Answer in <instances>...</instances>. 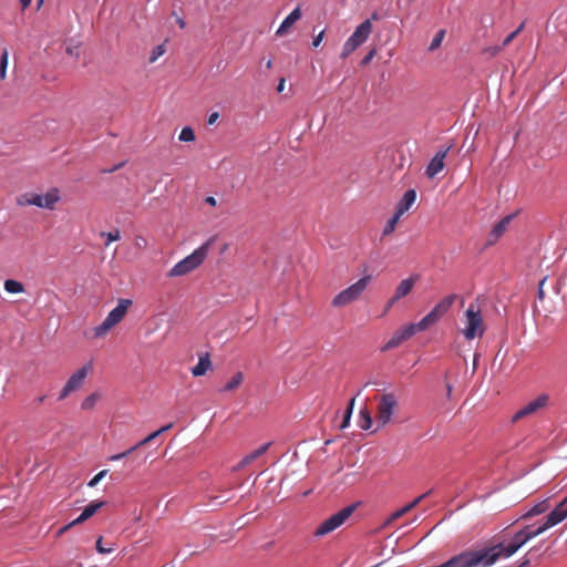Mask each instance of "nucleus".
I'll use <instances>...</instances> for the list:
<instances>
[{
    "label": "nucleus",
    "instance_id": "obj_23",
    "mask_svg": "<svg viewBox=\"0 0 567 567\" xmlns=\"http://www.w3.org/2000/svg\"><path fill=\"white\" fill-rule=\"evenodd\" d=\"M105 502L96 501L90 503L82 512V514L74 519V523H83L90 517H92L102 506H104Z\"/></svg>",
    "mask_w": 567,
    "mask_h": 567
},
{
    "label": "nucleus",
    "instance_id": "obj_48",
    "mask_svg": "<svg viewBox=\"0 0 567 567\" xmlns=\"http://www.w3.org/2000/svg\"><path fill=\"white\" fill-rule=\"evenodd\" d=\"M75 525H79V523H74V520H72L71 523H69L68 525L63 526L59 532H58V535L61 536L63 535L64 533H66L70 528H72L73 526Z\"/></svg>",
    "mask_w": 567,
    "mask_h": 567
},
{
    "label": "nucleus",
    "instance_id": "obj_17",
    "mask_svg": "<svg viewBox=\"0 0 567 567\" xmlns=\"http://www.w3.org/2000/svg\"><path fill=\"white\" fill-rule=\"evenodd\" d=\"M513 218H514V215H507L492 228V230L487 237V245H495L498 241V239L507 230Z\"/></svg>",
    "mask_w": 567,
    "mask_h": 567
},
{
    "label": "nucleus",
    "instance_id": "obj_58",
    "mask_svg": "<svg viewBox=\"0 0 567 567\" xmlns=\"http://www.w3.org/2000/svg\"><path fill=\"white\" fill-rule=\"evenodd\" d=\"M452 389H453L452 384L446 383V395H447L449 398L451 396Z\"/></svg>",
    "mask_w": 567,
    "mask_h": 567
},
{
    "label": "nucleus",
    "instance_id": "obj_15",
    "mask_svg": "<svg viewBox=\"0 0 567 567\" xmlns=\"http://www.w3.org/2000/svg\"><path fill=\"white\" fill-rule=\"evenodd\" d=\"M417 280H419L417 275H414L406 279L401 280L395 289L394 295L389 299V301L386 303V309L391 308L400 299L406 297L413 290Z\"/></svg>",
    "mask_w": 567,
    "mask_h": 567
},
{
    "label": "nucleus",
    "instance_id": "obj_18",
    "mask_svg": "<svg viewBox=\"0 0 567 567\" xmlns=\"http://www.w3.org/2000/svg\"><path fill=\"white\" fill-rule=\"evenodd\" d=\"M425 330H426V328L420 320L416 323H409V324L398 329L395 331V333L399 336L400 340L402 342H404V341L409 340L410 338H412L415 333L425 331Z\"/></svg>",
    "mask_w": 567,
    "mask_h": 567
},
{
    "label": "nucleus",
    "instance_id": "obj_16",
    "mask_svg": "<svg viewBox=\"0 0 567 567\" xmlns=\"http://www.w3.org/2000/svg\"><path fill=\"white\" fill-rule=\"evenodd\" d=\"M450 150L451 146L446 147L445 150L439 151L430 161L425 169V175L429 178H434L439 173L443 171L445 166V158Z\"/></svg>",
    "mask_w": 567,
    "mask_h": 567
},
{
    "label": "nucleus",
    "instance_id": "obj_14",
    "mask_svg": "<svg viewBox=\"0 0 567 567\" xmlns=\"http://www.w3.org/2000/svg\"><path fill=\"white\" fill-rule=\"evenodd\" d=\"M549 402V395L546 393L539 394L536 399L528 402L525 406L519 409L512 417L513 422H517L528 415L536 413L538 410L545 408Z\"/></svg>",
    "mask_w": 567,
    "mask_h": 567
},
{
    "label": "nucleus",
    "instance_id": "obj_29",
    "mask_svg": "<svg viewBox=\"0 0 567 567\" xmlns=\"http://www.w3.org/2000/svg\"><path fill=\"white\" fill-rule=\"evenodd\" d=\"M9 62V52L7 49H3L0 56V80H4L7 78V68Z\"/></svg>",
    "mask_w": 567,
    "mask_h": 567
},
{
    "label": "nucleus",
    "instance_id": "obj_22",
    "mask_svg": "<svg viewBox=\"0 0 567 567\" xmlns=\"http://www.w3.org/2000/svg\"><path fill=\"white\" fill-rule=\"evenodd\" d=\"M212 369V361L208 353L199 357L198 363L192 369L194 377H202Z\"/></svg>",
    "mask_w": 567,
    "mask_h": 567
},
{
    "label": "nucleus",
    "instance_id": "obj_40",
    "mask_svg": "<svg viewBox=\"0 0 567 567\" xmlns=\"http://www.w3.org/2000/svg\"><path fill=\"white\" fill-rule=\"evenodd\" d=\"M107 474V470H103L99 472L93 478L87 483L90 487H94L105 475Z\"/></svg>",
    "mask_w": 567,
    "mask_h": 567
},
{
    "label": "nucleus",
    "instance_id": "obj_39",
    "mask_svg": "<svg viewBox=\"0 0 567 567\" xmlns=\"http://www.w3.org/2000/svg\"><path fill=\"white\" fill-rule=\"evenodd\" d=\"M80 45L79 44H66V48H65V52L71 55V56H75V58H79L80 56Z\"/></svg>",
    "mask_w": 567,
    "mask_h": 567
},
{
    "label": "nucleus",
    "instance_id": "obj_62",
    "mask_svg": "<svg viewBox=\"0 0 567 567\" xmlns=\"http://www.w3.org/2000/svg\"><path fill=\"white\" fill-rule=\"evenodd\" d=\"M370 20H378V14L373 13Z\"/></svg>",
    "mask_w": 567,
    "mask_h": 567
},
{
    "label": "nucleus",
    "instance_id": "obj_51",
    "mask_svg": "<svg viewBox=\"0 0 567 567\" xmlns=\"http://www.w3.org/2000/svg\"><path fill=\"white\" fill-rule=\"evenodd\" d=\"M545 281H546V278L542 279V280L539 281V285H538V298H539V299H543V298H544V295H545V293H544V289H543Z\"/></svg>",
    "mask_w": 567,
    "mask_h": 567
},
{
    "label": "nucleus",
    "instance_id": "obj_4",
    "mask_svg": "<svg viewBox=\"0 0 567 567\" xmlns=\"http://www.w3.org/2000/svg\"><path fill=\"white\" fill-rule=\"evenodd\" d=\"M132 305L131 299H120L117 306L109 312L103 322L92 329V338L99 339L106 336L112 328L124 319Z\"/></svg>",
    "mask_w": 567,
    "mask_h": 567
},
{
    "label": "nucleus",
    "instance_id": "obj_26",
    "mask_svg": "<svg viewBox=\"0 0 567 567\" xmlns=\"http://www.w3.org/2000/svg\"><path fill=\"white\" fill-rule=\"evenodd\" d=\"M359 425L362 430H370L372 426V416L367 408L361 409L359 412Z\"/></svg>",
    "mask_w": 567,
    "mask_h": 567
},
{
    "label": "nucleus",
    "instance_id": "obj_43",
    "mask_svg": "<svg viewBox=\"0 0 567 567\" xmlns=\"http://www.w3.org/2000/svg\"><path fill=\"white\" fill-rule=\"evenodd\" d=\"M101 543H102V537H100V538L96 540V544H95V548H96V550H97L100 554H109V553L113 551V548H112V547H109V548L101 547Z\"/></svg>",
    "mask_w": 567,
    "mask_h": 567
},
{
    "label": "nucleus",
    "instance_id": "obj_64",
    "mask_svg": "<svg viewBox=\"0 0 567 567\" xmlns=\"http://www.w3.org/2000/svg\"><path fill=\"white\" fill-rule=\"evenodd\" d=\"M267 68H268V69H269V68H271V61H268V62H267Z\"/></svg>",
    "mask_w": 567,
    "mask_h": 567
},
{
    "label": "nucleus",
    "instance_id": "obj_6",
    "mask_svg": "<svg viewBox=\"0 0 567 567\" xmlns=\"http://www.w3.org/2000/svg\"><path fill=\"white\" fill-rule=\"evenodd\" d=\"M371 281V276H364L360 278L358 281L349 286L348 288L341 290L337 293L331 300V306L333 308H344L350 306L351 303L358 301L362 293L365 291L367 287Z\"/></svg>",
    "mask_w": 567,
    "mask_h": 567
},
{
    "label": "nucleus",
    "instance_id": "obj_37",
    "mask_svg": "<svg viewBox=\"0 0 567 567\" xmlns=\"http://www.w3.org/2000/svg\"><path fill=\"white\" fill-rule=\"evenodd\" d=\"M158 435H161V432L157 430V431L151 433L150 435H147L145 439H143L138 443H136L135 446H137V449H140L141 446H144V445L151 443L152 441H154Z\"/></svg>",
    "mask_w": 567,
    "mask_h": 567
},
{
    "label": "nucleus",
    "instance_id": "obj_11",
    "mask_svg": "<svg viewBox=\"0 0 567 567\" xmlns=\"http://www.w3.org/2000/svg\"><path fill=\"white\" fill-rule=\"evenodd\" d=\"M456 299L457 296L454 293L444 297L425 317L421 319L426 330L435 324L450 310Z\"/></svg>",
    "mask_w": 567,
    "mask_h": 567
},
{
    "label": "nucleus",
    "instance_id": "obj_49",
    "mask_svg": "<svg viewBox=\"0 0 567 567\" xmlns=\"http://www.w3.org/2000/svg\"><path fill=\"white\" fill-rule=\"evenodd\" d=\"M219 117V114L217 112H213L209 116H208V120H207V123L209 125H213L216 123V121L218 120Z\"/></svg>",
    "mask_w": 567,
    "mask_h": 567
},
{
    "label": "nucleus",
    "instance_id": "obj_20",
    "mask_svg": "<svg viewBox=\"0 0 567 567\" xmlns=\"http://www.w3.org/2000/svg\"><path fill=\"white\" fill-rule=\"evenodd\" d=\"M301 17V10L299 7H297L295 10H292L289 16L282 21L278 30L276 31V34L278 37L286 35L290 28L300 19Z\"/></svg>",
    "mask_w": 567,
    "mask_h": 567
},
{
    "label": "nucleus",
    "instance_id": "obj_19",
    "mask_svg": "<svg viewBox=\"0 0 567 567\" xmlns=\"http://www.w3.org/2000/svg\"><path fill=\"white\" fill-rule=\"evenodd\" d=\"M416 200V192L414 189H409L404 193L401 200L398 203L395 212L399 216H403L415 203Z\"/></svg>",
    "mask_w": 567,
    "mask_h": 567
},
{
    "label": "nucleus",
    "instance_id": "obj_53",
    "mask_svg": "<svg viewBox=\"0 0 567 567\" xmlns=\"http://www.w3.org/2000/svg\"><path fill=\"white\" fill-rule=\"evenodd\" d=\"M354 403H355V398H352V399L349 401V404H348V406H347L346 412L352 413V412H353V408H354Z\"/></svg>",
    "mask_w": 567,
    "mask_h": 567
},
{
    "label": "nucleus",
    "instance_id": "obj_46",
    "mask_svg": "<svg viewBox=\"0 0 567 567\" xmlns=\"http://www.w3.org/2000/svg\"><path fill=\"white\" fill-rule=\"evenodd\" d=\"M351 415H352V413L344 412L343 420H342V423L340 425V429H346V427L349 426L350 420H351Z\"/></svg>",
    "mask_w": 567,
    "mask_h": 567
},
{
    "label": "nucleus",
    "instance_id": "obj_3",
    "mask_svg": "<svg viewBox=\"0 0 567 567\" xmlns=\"http://www.w3.org/2000/svg\"><path fill=\"white\" fill-rule=\"evenodd\" d=\"M60 189L56 187H52L43 195L32 192L21 194L16 198V202L17 205L21 207L35 206L39 208L53 210L55 209V206L60 202Z\"/></svg>",
    "mask_w": 567,
    "mask_h": 567
},
{
    "label": "nucleus",
    "instance_id": "obj_63",
    "mask_svg": "<svg viewBox=\"0 0 567 567\" xmlns=\"http://www.w3.org/2000/svg\"><path fill=\"white\" fill-rule=\"evenodd\" d=\"M44 399H45V396H40V398L38 399V402H39V403H42V402L44 401Z\"/></svg>",
    "mask_w": 567,
    "mask_h": 567
},
{
    "label": "nucleus",
    "instance_id": "obj_56",
    "mask_svg": "<svg viewBox=\"0 0 567 567\" xmlns=\"http://www.w3.org/2000/svg\"><path fill=\"white\" fill-rule=\"evenodd\" d=\"M284 89H285V80H284V79H281V80H280V82H279V84H278V86H277V91H278V92H282V91H284Z\"/></svg>",
    "mask_w": 567,
    "mask_h": 567
},
{
    "label": "nucleus",
    "instance_id": "obj_28",
    "mask_svg": "<svg viewBox=\"0 0 567 567\" xmlns=\"http://www.w3.org/2000/svg\"><path fill=\"white\" fill-rule=\"evenodd\" d=\"M401 217L402 216H399L396 213L393 214V216L388 220V223L385 224V226L383 228L382 235L384 237L391 235L395 230L396 225Z\"/></svg>",
    "mask_w": 567,
    "mask_h": 567
},
{
    "label": "nucleus",
    "instance_id": "obj_35",
    "mask_svg": "<svg viewBox=\"0 0 567 567\" xmlns=\"http://www.w3.org/2000/svg\"><path fill=\"white\" fill-rule=\"evenodd\" d=\"M101 236L102 237H106V243H105V246H109L112 241H116L121 238V233L118 229H115L113 231H110V233H105V231H102L101 233Z\"/></svg>",
    "mask_w": 567,
    "mask_h": 567
},
{
    "label": "nucleus",
    "instance_id": "obj_25",
    "mask_svg": "<svg viewBox=\"0 0 567 567\" xmlns=\"http://www.w3.org/2000/svg\"><path fill=\"white\" fill-rule=\"evenodd\" d=\"M3 288L9 293L24 292L23 284L14 279H7L3 284Z\"/></svg>",
    "mask_w": 567,
    "mask_h": 567
},
{
    "label": "nucleus",
    "instance_id": "obj_33",
    "mask_svg": "<svg viewBox=\"0 0 567 567\" xmlns=\"http://www.w3.org/2000/svg\"><path fill=\"white\" fill-rule=\"evenodd\" d=\"M445 37V31L444 30H440L435 37L432 39L431 43H430V47H429V50L430 51H434L436 50L437 48H440L443 39Z\"/></svg>",
    "mask_w": 567,
    "mask_h": 567
},
{
    "label": "nucleus",
    "instance_id": "obj_60",
    "mask_svg": "<svg viewBox=\"0 0 567 567\" xmlns=\"http://www.w3.org/2000/svg\"><path fill=\"white\" fill-rule=\"evenodd\" d=\"M529 564V559H524L518 567H526Z\"/></svg>",
    "mask_w": 567,
    "mask_h": 567
},
{
    "label": "nucleus",
    "instance_id": "obj_30",
    "mask_svg": "<svg viewBox=\"0 0 567 567\" xmlns=\"http://www.w3.org/2000/svg\"><path fill=\"white\" fill-rule=\"evenodd\" d=\"M166 52L165 43L155 47L148 58L150 63H155Z\"/></svg>",
    "mask_w": 567,
    "mask_h": 567
},
{
    "label": "nucleus",
    "instance_id": "obj_45",
    "mask_svg": "<svg viewBox=\"0 0 567 567\" xmlns=\"http://www.w3.org/2000/svg\"><path fill=\"white\" fill-rule=\"evenodd\" d=\"M557 508L567 518V496L557 505Z\"/></svg>",
    "mask_w": 567,
    "mask_h": 567
},
{
    "label": "nucleus",
    "instance_id": "obj_2",
    "mask_svg": "<svg viewBox=\"0 0 567 567\" xmlns=\"http://www.w3.org/2000/svg\"><path fill=\"white\" fill-rule=\"evenodd\" d=\"M214 243V237L209 238L202 246L195 249L190 255L178 261L167 274L168 277H181L197 269L207 258L209 248Z\"/></svg>",
    "mask_w": 567,
    "mask_h": 567
},
{
    "label": "nucleus",
    "instance_id": "obj_1",
    "mask_svg": "<svg viewBox=\"0 0 567 567\" xmlns=\"http://www.w3.org/2000/svg\"><path fill=\"white\" fill-rule=\"evenodd\" d=\"M495 549L463 550L443 563L444 567H489L498 560Z\"/></svg>",
    "mask_w": 567,
    "mask_h": 567
},
{
    "label": "nucleus",
    "instance_id": "obj_36",
    "mask_svg": "<svg viewBox=\"0 0 567 567\" xmlns=\"http://www.w3.org/2000/svg\"><path fill=\"white\" fill-rule=\"evenodd\" d=\"M256 460L255 455L252 453L247 454L235 467V471L243 470L247 465H249L251 462Z\"/></svg>",
    "mask_w": 567,
    "mask_h": 567
},
{
    "label": "nucleus",
    "instance_id": "obj_12",
    "mask_svg": "<svg viewBox=\"0 0 567 567\" xmlns=\"http://www.w3.org/2000/svg\"><path fill=\"white\" fill-rule=\"evenodd\" d=\"M527 542H529V537L526 536L524 528L517 532L511 543L508 545H504L503 543L491 546L489 549H495L497 553L498 559L501 557L508 558L514 555L520 547H523Z\"/></svg>",
    "mask_w": 567,
    "mask_h": 567
},
{
    "label": "nucleus",
    "instance_id": "obj_44",
    "mask_svg": "<svg viewBox=\"0 0 567 567\" xmlns=\"http://www.w3.org/2000/svg\"><path fill=\"white\" fill-rule=\"evenodd\" d=\"M375 53H377V50H375V49L370 50V51L365 54V56L362 59L361 64H362V65H367V64H369V63L371 62V60L374 58Z\"/></svg>",
    "mask_w": 567,
    "mask_h": 567
},
{
    "label": "nucleus",
    "instance_id": "obj_10",
    "mask_svg": "<svg viewBox=\"0 0 567 567\" xmlns=\"http://www.w3.org/2000/svg\"><path fill=\"white\" fill-rule=\"evenodd\" d=\"M93 370L92 361L86 362L83 367L76 370L68 380L65 385L60 392L59 400L62 401L68 398L72 392L79 390L86 377Z\"/></svg>",
    "mask_w": 567,
    "mask_h": 567
},
{
    "label": "nucleus",
    "instance_id": "obj_52",
    "mask_svg": "<svg viewBox=\"0 0 567 567\" xmlns=\"http://www.w3.org/2000/svg\"><path fill=\"white\" fill-rule=\"evenodd\" d=\"M205 203H207V204H208V205H210V206H216V205H217V200H216V198H215V197H213V196H207V197L205 198Z\"/></svg>",
    "mask_w": 567,
    "mask_h": 567
},
{
    "label": "nucleus",
    "instance_id": "obj_27",
    "mask_svg": "<svg viewBox=\"0 0 567 567\" xmlns=\"http://www.w3.org/2000/svg\"><path fill=\"white\" fill-rule=\"evenodd\" d=\"M244 374L241 372H236L233 378L224 385L221 391H234L236 390L243 382Z\"/></svg>",
    "mask_w": 567,
    "mask_h": 567
},
{
    "label": "nucleus",
    "instance_id": "obj_61",
    "mask_svg": "<svg viewBox=\"0 0 567 567\" xmlns=\"http://www.w3.org/2000/svg\"><path fill=\"white\" fill-rule=\"evenodd\" d=\"M31 2H22V11H24Z\"/></svg>",
    "mask_w": 567,
    "mask_h": 567
},
{
    "label": "nucleus",
    "instance_id": "obj_38",
    "mask_svg": "<svg viewBox=\"0 0 567 567\" xmlns=\"http://www.w3.org/2000/svg\"><path fill=\"white\" fill-rule=\"evenodd\" d=\"M136 450H137V446H135V445H134V446H132L131 449H128V450H126V451H124V452H122V453H118V454H114V455H112V456L110 457V461H120V460H122V458H124V457L128 456L130 454H132V453H133L134 451H136Z\"/></svg>",
    "mask_w": 567,
    "mask_h": 567
},
{
    "label": "nucleus",
    "instance_id": "obj_5",
    "mask_svg": "<svg viewBox=\"0 0 567 567\" xmlns=\"http://www.w3.org/2000/svg\"><path fill=\"white\" fill-rule=\"evenodd\" d=\"M463 322L465 324L462 333L466 340L481 338L485 332V326L482 311L478 305L472 302L464 313Z\"/></svg>",
    "mask_w": 567,
    "mask_h": 567
},
{
    "label": "nucleus",
    "instance_id": "obj_50",
    "mask_svg": "<svg viewBox=\"0 0 567 567\" xmlns=\"http://www.w3.org/2000/svg\"><path fill=\"white\" fill-rule=\"evenodd\" d=\"M322 39H323V31H321V32H320V33H319V34L313 39V41H312V45H313L315 48L319 47V45H320V43H321V41H322Z\"/></svg>",
    "mask_w": 567,
    "mask_h": 567
},
{
    "label": "nucleus",
    "instance_id": "obj_42",
    "mask_svg": "<svg viewBox=\"0 0 567 567\" xmlns=\"http://www.w3.org/2000/svg\"><path fill=\"white\" fill-rule=\"evenodd\" d=\"M503 50L502 45H495V47H488L484 50V53L488 54L489 56L497 55Z\"/></svg>",
    "mask_w": 567,
    "mask_h": 567
},
{
    "label": "nucleus",
    "instance_id": "obj_54",
    "mask_svg": "<svg viewBox=\"0 0 567 567\" xmlns=\"http://www.w3.org/2000/svg\"><path fill=\"white\" fill-rule=\"evenodd\" d=\"M123 166H124V163L122 162V163H120V164H117V165L113 166L112 168L105 169V171H103V172H104V173H113V172H115V171L120 169V168H121V167H123Z\"/></svg>",
    "mask_w": 567,
    "mask_h": 567
},
{
    "label": "nucleus",
    "instance_id": "obj_9",
    "mask_svg": "<svg viewBox=\"0 0 567 567\" xmlns=\"http://www.w3.org/2000/svg\"><path fill=\"white\" fill-rule=\"evenodd\" d=\"M372 31L370 19L364 20L357 27L352 35L346 41L342 48L341 58H348L358 47L364 43Z\"/></svg>",
    "mask_w": 567,
    "mask_h": 567
},
{
    "label": "nucleus",
    "instance_id": "obj_47",
    "mask_svg": "<svg viewBox=\"0 0 567 567\" xmlns=\"http://www.w3.org/2000/svg\"><path fill=\"white\" fill-rule=\"evenodd\" d=\"M517 37V32L509 33L503 41L502 47L503 49L507 47L515 38Z\"/></svg>",
    "mask_w": 567,
    "mask_h": 567
},
{
    "label": "nucleus",
    "instance_id": "obj_57",
    "mask_svg": "<svg viewBox=\"0 0 567 567\" xmlns=\"http://www.w3.org/2000/svg\"><path fill=\"white\" fill-rule=\"evenodd\" d=\"M176 22H177V24H178L182 29H184V28H185V21H184V19H182V18H179V17H176Z\"/></svg>",
    "mask_w": 567,
    "mask_h": 567
},
{
    "label": "nucleus",
    "instance_id": "obj_13",
    "mask_svg": "<svg viewBox=\"0 0 567 567\" xmlns=\"http://www.w3.org/2000/svg\"><path fill=\"white\" fill-rule=\"evenodd\" d=\"M565 518L564 514L560 513V511L557 508V506L550 511V513L545 517L544 522L535 529H532V526H525L524 530L526 536L529 537V540L534 537L543 534L547 529L556 526L557 524L561 523Z\"/></svg>",
    "mask_w": 567,
    "mask_h": 567
},
{
    "label": "nucleus",
    "instance_id": "obj_7",
    "mask_svg": "<svg viewBox=\"0 0 567 567\" xmlns=\"http://www.w3.org/2000/svg\"><path fill=\"white\" fill-rule=\"evenodd\" d=\"M355 508L357 504H351L349 506H346L338 513L331 515L329 518L324 519L317 526V528L313 530V536L316 538H320L334 532L337 528H339L341 525L346 523V520L353 514Z\"/></svg>",
    "mask_w": 567,
    "mask_h": 567
},
{
    "label": "nucleus",
    "instance_id": "obj_31",
    "mask_svg": "<svg viewBox=\"0 0 567 567\" xmlns=\"http://www.w3.org/2000/svg\"><path fill=\"white\" fill-rule=\"evenodd\" d=\"M178 140L182 142H193L195 141V133L190 126H185L182 128Z\"/></svg>",
    "mask_w": 567,
    "mask_h": 567
},
{
    "label": "nucleus",
    "instance_id": "obj_21",
    "mask_svg": "<svg viewBox=\"0 0 567 567\" xmlns=\"http://www.w3.org/2000/svg\"><path fill=\"white\" fill-rule=\"evenodd\" d=\"M431 491L420 495L419 497H416L415 499H413L411 503L406 504L405 506H403L402 508L395 511L391 516H390V519L389 522H392V520H396L399 519L400 517H402L403 515H405L406 513H409L410 511H412L415 506H417L420 504V502L422 499H424L425 497H427L430 495Z\"/></svg>",
    "mask_w": 567,
    "mask_h": 567
},
{
    "label": "nucleus",
    "instance_id": "obj_41",
    "mask_svg": "<svg viewBox=\"0 0 567 567\" xmlns=\"http://www.w3.org/2000/svg\"><path fill=\"white\" fill-rule=\"evenodd\" d=\"M271 443L268 442L264 445H261L260 447H258L257 450H255L254 452H251L256 458H258L259 456L264 455L268 449L270 447Z\"/></svg>",
    "mask_w": 567,
    "mask_h": 567
},
{
    "label": "nucleus",
    "instance_id": "obj_55",
    "mask_svg": "<svg viewBox=\"0 0 567 567\" xmlns=\"http://www.w3.org/2000/svg\"><path fill=\"white\" fill-rule=\"evenodd\" d=\"M172 427H173V423H168V424H166V425L162 426L161 429H158V431H159V432H161V434H162V433H164V432H166V431L171 430Z\"/></svg>",
    "mask_w": 567,
    "mask_h": 567
},
{
    "label": "nucleus",
    "instance_id": "obj_59",
    "mask_svg": "<svg viewBox=\"0 0 567 567\" xmlns=\"http://www.w3.org/2000/svg\"><path fill=\"white\" fill-rule=\"evenodd\" d=\"M524 28H525V22H522L519 24V27L514 32H517V35H518L524 30Z\"/></svg>",
    "mask_w": 567,
    "mask_h": 567
},
{
    "label": "nucleus",
    "instance_id": "obj_24",
    "mask_svg": "<svg viewBox=\"0 0 567 567\" xmlns=\"http://www.w3.org/2000/svg\"><path fill=\"white\" fill-rule=\"evenodd\" d=\"M550 509V503L548 499L536 503L530 509H528L520 518L526 519L540 514L546 513Z\"/></svg>",
    "mask_w": 567,
    "mask_h": 567
},
{
    "label": "nucleus",
    "instance_id": "obj_32",
    "mask_svg": "<svg viewBox=\"0 0 567 567\" xmlns=\"http://www.w3.org/2000/svg\"><path fill=\"white\" fill-rule=\"evenodd\" d=\"M97 400H99V394L97 393H92V394H90L87 398H85L82 401L81 408L83 410H91L95 405Z\"/></svg>",
    "mask_w": 567,
    "mask_h": 567
},
{
    "label": "nucleus",
    "instance_id": "obj_8",
    "mask_svg": "<svg viewBox=\"0 0 567 567\" xmlns=\"http://www.w3.org/2000/svg\"><path fill=\"white\" fill-rule=\"evenodd\" d=\"M377 400L375 419L378 429H381L391 422L392 415L398 410L399 402L396 395L392 392L383 393Z\"/></svg>",
    "mask_w": 567,
    "mask_h": 567
},
{
    "label": "nucleus",
    "instance_id": "obj_34",
    "mask_svg": "<svg viewBox=\"0 0 567 567\" xmlns=\"http://www.w3.org/2000/svg\"><path fill=\"white\" fill-rule=\"evenodd\" d=\"M402 343L399 336L394 332L390 340L381 348L382 351H389L399 347Z\"/></svg>",
    "mask_w": 567,
    "mask_h": 567
}]
</instances>
